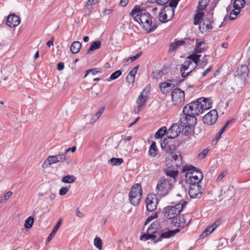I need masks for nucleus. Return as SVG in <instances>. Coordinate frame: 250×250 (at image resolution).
<instances>
[{
  "label": "nucleus",
  "instance_id": "f257e3e1",
  "mask_svg": "<svg viewBox=\"0 0 250 250\" xmlns=\"http://www.w3.org/2000/svg\"><path fill=\"white\" fill-rule=\"evenodd\" d=\"M133 19L139 24H142L144 29L148 32L155 31L159 24L158 21L155 20L153 22L151 15L146 10H142L139 15L134 16Z\"/></svg>",
  "mask_w": 250,
  "mask_h": 250
},
{
  "label": "nucleus",
  "instance_id": "f03ea898",
  "mask_svg": "<svg viewBox=\"0 0 250 250\" xmlns=\"http://www.w3.org/2000/svg\"><path fill=\"white\" fill-rule=\"evenodd\" d=\"M187 172L185 176L186 180L190 185H199L203 178L202 172L191 165H187L183 167L182 172Z\"/></svg>",
  "mask_w": 250,
  "mask_h": 250
},
{
  "label": "nucleus",
  "instance_id": "7ed1b4c3",
  "mask_svg": "<svg viewBox=\"0 0 250 250\" xmlns=\"http://www.w3.org/2000/svg\"><path fill=\"white\" fill-rule=\"evenodd\" d=\"M183 208L182 204H177L174 206H168L164 209V216L168 219H173L172 222L177 220V217L180 215Z\"/></svg>",
  "mask_w": 250,
  "mask_h": 250
},
{
  "label": "nucleus",
  "instance_id": "20e7f679",
  "mask_svg": "<svg viewBox=\"0 0 250 250\" xmlns=\"http://www.w3.org/2000/svg\"><path fill=\"white\" fill-rule=\"evenodd\" d=\"M172 184L170 180L167 179L162 178L158 183L156 191L160 197L166 196L172 188Z\"/></svg>",
  "mask_w": 250,
  "mask_h": 250
},
{
  "label": "nucleus",
  "instance_id": "39448f33",
  "mask_svg": "<svg viewBox=\"0 0 250 250\" xmlns=\"http://www.w3.org/2000/svg\"><path fill=\"white\" fill-rule=\"evenodd\" d=\"M142 186L140 184H135L131 188L129 194V198L130 203L133 206L137 205L142 195Z\"/></svg>",
  "mask_w": 250,
  "mask_h": 250
},
{
  "label": "nucleus",
  "instance_id": "423d86ee",
  "mask_svg": "<svg viewBox=\"0 0 250 250\" xmlns=\"http://www.w3.org/2000/svg\"><path fill=\"white\" fill-rule=\"evenodd\" d=\"M202 106L203 105L200 104L199 99H198L186 105L183 108V112L189 114L195 117L203 112Z\"/></svg>",
  "mask_w": 250,
  "mask_h": 250
},
{
  "label": "nucleus",
  "instance_id": "0eeeda50",
  "mask_svg": "<svg viewBox=\"0 0 250 250\" xmlns=\"http://www.w3.org/2000/svg\"><path fill=\"white\" fill-rule=\"evenodd\" d=\"M58 162H65L68 165L70 163V161L66 158L65 154H63V153L58 155L49 156L42 164V167L45 168L51 165Z\"/></svg>",
  "mask_w": 250,
  "mask_h": 250
},
{
  "label": "nucleus",
  "instance_id": "6e6552de",
  "mask_svg": "<svg viewBox=\"0 0 250 250\" xmlns=\"http://www.w3.org/2000/svg\"><path fill=\"white\" fill-rule=\"evenodd\" d=\"M172 101L174 105L181 106L185 102V92L179 88H176L171 92Z\"/></svg>",
  "mask_w": 250,
  "mask_h": 250
},
{
  "label": "nucleus",
  "instance_id": "1a4fd4ad",
  "mask_svg": "<svg viewBox=\"0 0 250 250\" xmlns=\"http://www.w3.org/2000/svg\"><path fill=\"white\" fill-rule=\"evenodd\" d=\"M180 121L182 126H192L196 124L197 119L189 114L183 113L181 115Z\"/></svg>",
  "mask_w": 250,
  "mask_h": 250
},
{
  "label": "nucleus",
  "instance_id": "9d476101",
  "mask_svg": "<svg viewBox=\"0 0 250 250\" xmlns=\"http://www.w3.org/2000/svg\"><path fill=\"white\" fill-rule=\"evenodd\" d=\"M157 224H151L148 228L146 232L145 233L140 237V240L146 241L151 239L155 243L156 241V236L154 234L156 232Z\"/></svg>",
  "mask_w": 250,
  "mask_h": 250
},
{
  "label": "nucleus",
  "instance_id": "9b49d317",
  "mask_svg": "<svg viewBox=\"0 0 250 250\" xmlns=\"http://www.w3.org/2000/svg\"><path fill=\"white\" fill-rule=\"evenodd\" d=\"M158 203V199L155 194H150L146 199V209L149 211H153L157 208Z\"/></svg>",
  "mask_w": 250,
  "mask_h": 250
},
{
  "label": "nucleus",
  "instance_id": "f8f14e48",
  "mask_svg": "<svg viewBox=\"0 0 250 250\" xmlns=\"http://www.w3.org/2000/svg\"><path fill=\"white\" fill-rule=\"evenodd\" d=\"M218 118V113L216 110L213 109L206 114L203 118V122L208 125H212L216 122Z\"/></svg>",
  "mask_w": 250,
  "mask_h": 250
},
{
  "label": "nucleus",
  "instance_id": "ddd939ff",
  "mask_svg": "<svg viewBox=\"0 0 250 250\" xmlns=\"http://www.w3.org/2000/svg\"><path fill=\"white\" fill-rule=\"evenodd\" d=\"M202 187L199 185H190L188 194L191 198H199L201 197Z\"/></svg>",
  "mask_w": 250,
  "mask_h": 250
},
{
  "label": "nucleus",
  "instance_id": "4468645a",
  "mask_svg": "<svg viewBox=\"0 0 250 250\" xmlns=\"http://www.w3.org/2000/svg\"><path fill=\"white\" fill-rule=\"evenodd\" d=\"M20 22V18L15 14H11L6 18V25L13 28L19 25Z\"/></svg>",
  "mask_w": 250,
  "mask_h": 250
},
{
  "label": "nucleus",
  "instance_id": "2eb2a0df",
  "mask_svg": "<svg viewBox=\"0 0 250 250\" xmlns=\"http://www.w3.org/2000/svg\"><path fill=\"white\" fill-rule=\"evenodd\" d=\"M191 64H192V63L190 60H186L184 63L181 65L180 72L183 78H186L195 69V67L191 68L189 72H186V71L190 67Z\"/></svg>",
  "mask_w": 250,
  "mask_h": 250
},
{
  "label": "nucleus",
  "instance_id": "dca6fc26",
  "mask_svg": "<svg viewBox=\"0 0 250 250\" xmlns=\"http://www.w3.org/2000/svg\"><path fill=\"white\" fill-rule=\"evenodd\" d=\"M147 100V95H144L141 94L139 96L136 101V103L138 106L134 109V112L136 114H138L141 110L144 109L146 105Z\"/></svg>",
  "mask_w": 250,
  "mask_h": 250
},
{
  "label": "nucleus",
  "instance_id": "f3484780",
  "mask_svg": "<svg viewBox=\"0 0 250 250\" xmlns=\"http://www.w3.org/2000/svg\"><path fill=\"white\" fill-rule=\"evenodd\" d=\"M169 159H170L177 167H179L182 165V157L180 152L172 153L169 156Z\"/></svg>",
  "mask_w": 250,
  "mask_h": 250
},
{
  "label": "nucleus",
  "instance_id": "a211bd4d",
  "mask_svg": "<svg viewBox=\"0 0 250 250\" xmlns=\"http://www.w3.org/2000/svg\"><path fill=\"white\" fill-rule=\"evenodd\" d=\"M221 192V195L231 198L234 195V188L229 185H225L222 188Z\"/></svg>",
  "mask_w": 250,
  "mask_h": 250
},
{
  "label": "nucleus",
  "instance_id": "6ab92c4d",
  "mask_svg": "<svg viewBox=\"0 0 250 250\" xmlns=\"http://www.w3.org/2000/svg\"><path fill=\"white\" fill-rule=\"evenodd\" d=\"M179 0H171L168 6H166L163 8L164 12L169 13L171 14L170 18L173 17L174 14V8L176 7L178 5Z\"/></svg>",
  "mask_w": 250,
  "mask_h": 250
},
{
  "label": "nucleus",
  "instance_id": "aec40b11",
  "mask_svg": "<svg viewBox=\"0 0 250 250\" xmlns=\"http://www.w3.org/2000/svg\"><path fill=\"white\" fill-rule=\"evenodd\" d=\"M200 104L202 105V110L203 112L204 110H206L211 108L212 101L210 98H205L204 97H201L199 98Z\"/></svg>",
  "mask_w": 250,
  "mask_h": 250
},
{
  "label": "nucleus",
  "instance_id": "412c9836",
  "mask_svg": "<svg viewBox=\"0 0 250 250\" xmlns=\"http://www.w3.org/2000/svg\"><path fill=\"white\" fill-rule=\"evenodd\" d=\"M179 229H175L174 230H169L167 231L163 232L161 234L160 236L157 239L156 241L158 242L162 240V239L169 238L174 236L177 232H179Z\"/></svg>",
  "mask_w": 250,
  "mask_h": 250
},
{
  "label": "nucleus",
  "instance_id": "4be33fe9",
  "mask_svg": "<svg viewBox=\"0 0 250 250\" xmlns=\"http://www.w3.org/2000/svg\"><path fill=\"white\" fill-rule=\"evenodd\" d=\"M219 224V221H216L213 224L207 227L203 232L201 234L200 236L203 238L207 236L208 235L212 232L218 226Z\"/></svg>",
  "mask_w": 250,
  "mask_h": 250
},
{
  "label": "nucleus",
  "instance_id": "5701e85b",
  "mask_svg": "<svg viewBox=\"0 0 250 250\" xmlns=\"http://www.w3.org/2000/svg\"><path fill=\"white\" fill-rule=\"evenodd\" d=\"M171 81L168 82H165L161 83L160 85V88L163 93H167L169 90L171 89V88L173 86H172V84L170 83Z\"/></svg>",
  "mask_w": 250,
  "mask_h": 250
},
{
  "label": "nucleus",
  "instance_id": "b1692460",
  "mask_svg": "<svg viewBox=\"0 0 250 250\" xmlns=\"http://www.w3.org/2000/svg\"><path fill=\"white\" fill-rule=\"evenodd\" d=\"M186 221H187V219H186V216H179V222H178L177 221L174 223H175V224L174 225V226L175 227H184L185 226V225H186V226H188L189 225V224H190V221H191V219H189V220L188 221V222L186 223Z\"/></svg>",
  "mask_w": 250,
  "mask_h": 250
},
{
  "label": "nucleus",
  "instance_id": "393cba45",
  "mask_svg": "<svg viewBox=\"0 0 250 250\" xmlns=\"http://www.w3.org/2000/svg\"><path fill=\"white\" fill-rule=\"evenodd\" d=\"M202 28L206 31H209L211 29L210 21L208 19L203 20V21L200 22L199 28L201 29Z\"/></svg>",
  "mask_w": 250,
  "mask_h": 250
},
{
  "label": "nucleus",
  "instance_id": "a878e982",
  "mask_svg": "<svg viewBox=\"0 0 250 250\" xmlns=\"http://www.w3.org/2000/svg\"><path fill=\"white\" fill-rule=\"evenodd\" d=\"M204 44H205L204 41H200L199 39H197L196 40V46L193 52L196 54L203 52L205 49L202 47V45Z\"/></svg>",
  "mask_w": 250,
  "mask_h": 250
},
{
  "label": "nucleus",
  "instance_id": "bb28decb",
  "mask_svg": "<svg viewBox=\"0 0 250 250\" xmlns=\"http://www.w3.org/2000/svg\"><path fill=\"white\" fill-rule=\"evenodd\" d=\"M81 46L82 44L80 42L75 41L72 43L70 49L73 54H77L80 51Z\"/></svg>",
  "mask_w": 250,
  "mask_h": 250
},
{
  "label": "nucleus",
  "instance_id": "cd10ccee",
  "mask_svg": "<svg viewBox=\"0 0 250 250\" xmlns=\"http://www.w3.org/2000/svg\"><path fill=\"white\" fill-rule=\"evenodd\" d=\"M165 173L167 176L173 178L174 180L178 177L179 174L178 170H172L170 167L165 169Z\"/></svg>",
  "mask_w": 250,
  "mask_h": 250
},
{
  "label": "nucleus",
  "instance_id": "c85d7f7f",
  "mask_svg": "<svg viewBox=\"0 0 250 250\" xmlns=\"http://www.w3.org/2000/svg\"><path fill=\"white\" fill-rule=\"evenodd\" d=\"M200 57L201 55L196 54L193 52L192 54L188 57L187 60H190L192 62H194L195 64V66L194 67L195 68L198 65V62Z\"/></svg>",
  "mask_w": 250,
  "mask_h": 250
},
{
  "label": "nucleus",
  "instance_id": "c756f323",
  "mask_svg": "<svg viewBox=\"0 0 250 250\" xmlns=\"http://www.w3.org/2000/svg\"><path fill=\"white\" fill-rule=\"evenodd\" d=\"M158 150L157 148L156 143L154 142H153L151 144L149 148V150L148 151L149 155L155 157L158 154Z\"/></svg>",
  "mask_w": 250,
  "mask_h": 250
},
{
  "label": "nucleus",
  "instance_id": "7c9ffc66",
  "mask_svg": "<svg viewBox=\"0 0 250 250\" xmlns=\"http://www.w3.org/2000/svg\"><path fill=\"white\" fill-rule=\"evenodd\" d=\"M101 46V42L100 41H96L93 42L87 50V54L90 53V52L97 50L100 48Z\"/></svg>",
  "mask_w": 250,
  "mask_h": 250
},
{
  "label": "nucleus",
  "instance_id": "2f4dec72",
  "mask_svg": "<svg viewBox=\"0 0 250 250\" xmlns=\"http://www.w3.org/2000/svg\"><path fill=\"white\" fill-rule=\"evenodd\" d=\"M246 3L245 0H234L233 7L235 10H240Z\"/></svg>",
  "mask_w": 250,
  "mask_h": 250
},
{
  "label": "nucleus",
  "instance_id": "473e14b6",
  "mask_svg": "<svg viewBox=\"0 0 250 250\" xmlns=\"http://www.w3.org/2000/svg\"><path fill=\"white\" fill-rule=\"evenodd\" d=\"M231 122L230 121H228L226 124L224 125L223 127L220 130V131L217 133L216 137H215V140L216 141H218L221 138L222 134L225 132V131L226 130V128L228 125L230 124Z\"/></svg>",
  "mask_w": 250,
  "mask_h": 250
},
{
  "label": "nucleus",
  "instance_id": "72a5a7b5",
  "mask_svg": "<svg viewBox=\"0 0 250 250\" xmlns=\"http://www.w3.org/2000/svg\"><path fill=\"white\" fill-rule=\"evenodd\" d=\"M166 13L167 12H164L163 9L161 10L159 16V20L160 21L165 23L171 20L172 18H170L169 19H167V15Z\"/></svg>",
  "mask_w": 250,
  "mask_h": 250
},
{
  "label": "nucleus",
  "instance_id": "f704fd0d",
  "mask_svg": "<svg viewBox=\"0 0 250 250\" xmlns=\"http://www.w3.org/2000/svg\"><path fill=\"white\" fill-rule=\"evenodd\" d=\"M76 180V177L72 175H67L62 179V182L65 183H72Z\"/></svg>",
  "mask_w": 250,
  "mask_h": 250
},
{
  "label": "nucleus",
  "instance_id": "c9c22d12",
  "mask_svg": "<svg viewBox=\"0 0 250 250\" xmlns=\"http://www.w3.org/2000/svg\"><path fill=\"white\" fill-rule=\"evenodd\" d=\"M204 13L202 12H198L195 15L194 17V24L197 25L203 20L202 17L204 16Z\"/></svg>",
  "mask_w": 250,
  "mask_h": 250
},
{
  "label": "nucleus",
  "instance_id": "e433bc0d",
  "mask_svg": "<svg viewBox=\"0 0 250 250\" xmlns=\"http://www.w3.org/2000/svg\"><path fill=\"white\" fill-rule=\"evenodd\" d=\"M122 74V71L120 70H118L113 72L110 75V77L106 79V81L109 82L112 80H115L117 79L119 76H120Z\"/></svg>",
  "mask_w": 250,
  "mask_h": 250
},
{
  "label": "nucleus",
  "instance_id": "4c0bfd02",
  "mask_svg": "<svg viewBox=\"0 0 250 250\" xmlns=\"http://www.w3.org/2000/svg\"><path fill=\"white\" fill-rule=\"evenodd\" d=\"M109 161L113 166H120L124 162L123 159L120 158H112Z\"/></svg>",
  "mask_w": 250,
  "mask_h": 250
},
{
  "label": "nucleus",
  "instance_id": "58836bf2",
  "mask_svg": "<svg viewBox=\"0 0 250 250\" xmlns=\"http://www.w3.org/2000/svg\"><path fill=\"white\" fill-rule=\"evenodd\" d=\"M167 131V128L165 126L161 127L155 133V137L159 138L165 135Z\"/></svg>",
  "mask_w": 250,
  "mask_h": 250
},
{
  "label": "nucleus",
  "instance_id": "ea45409f",
  "mask_svg": "<svg viewBox=\"0 0 250 250\" xmlns=\"http://www.w3.org/2000/svg\"><path fill=\"white\" fill-rule=\"evenodd\" d=\"M94 244L95 246L99 250H102V240L98 237H96L94 240Z\"/></svg>",
  "mask_w": 250,
  "mask_h": 250
},
{
  "label": "nucleus",
  "instance_id": "a19ab883",
  "mask_svg": "<svg viewBox=\"0 0 250 250\" xmlns=\"http://www.w3.org/2000/svg\"><path fill=\"white\" fill-rule=\"evenodd\" d=\"M104 107H101L98 112H97L95 115H94L92 118H91V121H93V122H95L99 118V117L101 116V114L103 112L104 110Z\"/></svg>",
  "mask_w": 250,
  "mask_h": 250
},
{
  "label": "nucleus",
  "instance_id": "79ce46f5",
  "mask_svg": "<svg viewBox=\"0 0 250 250\" xmlns=\"http://www.w3.org/2000/svg\"><path fill=\"white\" fill-rule=\"evenodd\" d=\"M34 223V218L30 216L25 221L24 227L25 228L29 229L33 226Z\"/></svg>",
  "mask_w": 250,
  "mask_h": 250
},
{
  "label": "nucleus",
  "instance_id": "37998d69",
  "mask_svg": "<svg viewBox=\"0 0 250 250\" xmlns=\"http://www.w3.org/2000/svg\"><path fill=\"white\" fill-rule=\"evenodd\" d=\"M142 9H140V7L139 6L136 5L131 10L130 13V15L131 16H134V15H139L140 12L142 11Z\"/></svg>",
  "mask_w": 250,
  "mask_h": 250
},
{
  "label": "nucleus",
  "instance_id": "c03bdc74",
  "mask_svg": "<svg viewBox=\"0 0 250 250\" xmlns=\"http://www.w3.org/2000/svg\"><path fill=\"white\" fill-rule=\"evenodd\" d=\"M208 2L209 0H199L198 5L199 8L201 10H204L206 8Z\"/></svg>",
  "mask_w": 250,
  "mask_h": 250
},
{
  "label": "nucleus",
  "instance_id": "a18cd8bd",
  "mask_svg": "<svg viewBox=\"0 0 250 250\" xmlns=\"http://www.w3.org/2000/svg\"><path fill=\"white\" fill-rule=\"evenodd\" d=\"M240 10L234 9L230 12L229 18L230 20H235L239 14Z\"/></svg>",
  "mask_w": 250,
  "mask_h": 250
},
{
  "label": "nucleus",
  "instance_id": "49530a36",
  "mask_svg": "<svg viewBox=\"0 0 250 250\" xmlns=\"http://www.w3.org/2000/svg\"><path fill=\"white\" fill-rule=\"evenodd\" d=\"M180 131L179 126L176 124L172 125L168 130V133L176 132L178 134Z\"/></svg>",
  "mask_w": 250,
  "mask_h": 250
},
{
  "label": "nucleus",
  "instance_id": "de8ad7c7",
  "mask_svg": "<svg viewBox=\"0 0 250 250\" xmlns=\"http://www.w3.org/2000/svg\"><path fill=\"white\" fill-rule=\"evenodd\" d=\"M58 229L55 227L52 230V232L50 233V234L48 236L46 240V243H49L50 240L53 238V237L55 236L56 233L58 231Z\"/></svg>",
  "mask_w": 250,
  "mask_h": 250
},
{
  "label": "nucleus",
  "instance_id": "09e8293b",
  "mask_svg": "<svg viewBox=\"0 0 250 250\" xmlns=\"http://www.w3.org/2000/svg\"><path fill=\"white\" fill-rule=\"evenodd\" d=\"M12 195V192L11 191H9L7 192H6L3 197L1 198V199L0 200V204L3 201H5L7 200H8L11 196Z\"/></svg>",
  "mask_w": 250,
  "mask_h": 250
},
{
  "label": "nucleus",
  "instance_id": "8fccbe9b",
  "mask_svg": "<svg viewBox=\"0 0 250 250\" xmlns=\"http://www.w3.org/2000/svg\"><path fill=\"white\" fill-rule=\"evenodd\" d=\"M174 148L175 146L174 145H168V146H167L164 149L165 151H166L167 153H170L169 155H170L172 153L174 152L173 151Z\"/></svg>",
  "mask_w": 250,
  "mask_h": 250
},
{
  "label": "nucleus",
  "instance_id": "3c124183",
  "mask_svg": "<svg viewBox=\"0 0 250 250\" xmlns=\"http://www.w3.org/2000/svg\"><path fill=\"white\" fill-rule=\"evenodd\" d=\"M99 72H100V69L98 68H93L89 69L86 71V74H85L84 77H86V76L90 72H91L93 75H95Z\"/></svg>",
  "mask_w": 250,
  "mask_h": 250
},
{
  "label": "nucleus",
  "instance_id": "603ef678",
  "mask_svg": "<svg viewBox=\"0 0 250 250\" xmlns=\"http://www.w3.org/2000/svg\"><path fill=\"white\" fill-rule=\"evenodd\" d=\"M157 217V214L156 213H154L153 214L148 216L147 218L146 219L145 223V225H146V224H148L151 221L154 219L155 218Z\"/></svg>",
  "mask_w": 250,
  "mask_h": 250
},
{
  "label": "nucleus",
  "instance_id": "864d4df0",
  "mask_svg": "<svg viewBox=\"0 0 250 250\" xmlns=\"http://www.w3.org/2000/svg\"><path fill=\"white\" fill-rule=\"evenodd\" d=\"M142 52H139L135 56L129 57L127 60V62H132L136 59H137L139 57H140L142 55Z\"/></svg>",
  "mask_w": 250,
  "mask_h": 250
},
{
  "label": "nucleus",
  "instance_id": "5fc2aeb1",
  "mask_svg": "<svg viewBox=\"0 0 250 250\" xmlns=\"http://www.w3.org/2000/svg\"><path fill=\"white\" fill-rule=\"evenodd\" d=\"M160 145L161 147L163 149L165 148L167 146H168L169 145L167 139L164 138L163 139H162L160 141Z\"/></svg>",
  "mask_w": 250,
  "mask_h": 250
},
{
  "label": "nucleus",
  "instance_id": "6e6d98bb",
  "mask_svg": "<svg viewBox=\"0 0 250 250\" xmlns=\"http://www.w3.org/2000/svg\"><path fill=\"white\" fill-rule=\"evenodd\" d=\"M139 65L134 67L128 74L127 75L135 77L136 74L138 69Z\"/></svg>",
  "mask_w": 250,
  "mask_h": 250
},
{
  "label": "nucleus",
  "instance_id": "4d7b16f0",
  "mask_svg": "<svg viewBox=\"0 0 250 250\" xmlns=\"http://www.w3.org/2000/svg\"><path fill=\"white\" fill-rule=\"evenodd\" d=\"M68 191V188L66 187H63L61 188L59 190V194L60 195H64L66 194Z\"/></svg>",
  "mask_w": 250,
  "mask_h": 250
},
{
  "label": "nucleus",
  "instance_id": "13d9d810",
  "mask_svg": "<svg viewBox=\"0 0 250 250\" xmlns=\"http://www.w3.org/2000/svg\"><path fill=\"white\" fill-rule=\"evenodd\" d=\"M150 90V87L149 86H146L143 90V91L141 92V94H143L144 95H147V98H148V95L149 94Z\"/></svg>",
  "mask_w": 250,
  "mask_h": 250
},
{
  "label": "nucleus",
  "instance_id": "bf43d9fd",
  "mask_svg": "<svg viewBox=\"0 0 250 250\" xmlns=\"http://www.w3.org/2000/svg\"><path fill=\"white\" fill-rule=\"evenodd\" d=\"M208 150L204 149L201 153L199 154V157L202 159L205 158L208 153Z\"/></svg>",
  "mask_w": 250,
  "mask_h": 250
},
{
  "label": "nucleus",
  "instance_id": "052dcab7",
  "mask_svg": "<svg viewBox=\"0 0 250 250\" xmlns=\"http://www.w3.org/2000/svg\"><path fill=\"white\" fill-rule=\"evenodd\" d=\"M178 47L177 44L174 42H172L170 43L169 46V50L170 51H175Z\"/></svg>",
  "mask_w": 250,
  "mask_h": 250
},
{
  "label": "nucleus",
  "instance_id": "680f3d73",
  "mask_svg": "<svg viewBox=\"0 0 250 250\" xmlns=\"http://www.w3.org/2000/svg\"><path fill=\"white\" fill-rule=\"evenodd\" d=\"M126 81L129 83H133L135 80V77L127 75L126 78Z\"/></svg>",
  "mask_w": 250,
  "mask_h": 250
},
{
  "label": "nucleus",
  "instance_id": "e2e57ef3",
  "mask_svg": "<svg viewBox=\"0 0 250 250\" xmlns=\"http://www.w3.org/2000/svg\"><path fill=\"white\" fill-rule=\"evenodd\" d=\"M167 135L168 139H173L178 136V134L176 132L168 133L167 131Z\"/></svg>",
  "mask_w": 250,
  "mask_h": 250
},
{
  "label": "nucleus",
  "instance_id": "0e129e2a",
  "mask_svg": "<svg viewBox=\"0 0 250 250\" xmlns=\"http://www.w3.org/2000/svg\"><path fill=\"white\" fill-rule=\"evenodd\" d=\"M212 69V66H209L208 68L206 69L204 72L202 73V77H205L208 73L210 71H211Z\"/></svg>",
  "mask_w": 250,
  "mask_h": 250
},
{
  "label": "nucleus",
  "instance_id": "69168bd1",
  "mask_svg": "<svg viewBox=\"0 0 250 250\" xmlns=\"http://www.w3.org/2000/svg\"><path fill=\"white\" fill-rule=\"evenodd\" d=\"M183 128L182 129V132H183L185 134L188 135L190 131V128L191 126H183Z\"/></svg>",
  "mask_w": 250,
  "mask_h": 250
},
{
  "label": "nucleus",
  "instance_id": "338daca9",
  "mask_svg": "<svg viewBox=\"0 0 250 250\" xmlns=\"http://www.w3.org/2000/svg\"><path fill=\"white\" fill-rule=\"evenodd\" d=\"M64 63L62 62H59L57 64V68L58 70H62L64 68Z\"/></svg>",
  "mask_w": 250,
  "mask_h": 250
},
{
  "label": "nucleus",
  "instance_id": "774afa93",
  "mask_svg": "<svg viewBox=\"0 0 250 250\" xmlns=\"http://www.w3.org/2000/svg\"><path fill=\"white\" fill-rule=\"evenodd\" d=\"M226 173H227L226 172H223L221 173L218 176L217 180L218 181H221L225 176V175H226Z\"/></svg>",
  "mask_w": 250,
  "mask_h": 250
}]
</instances>
